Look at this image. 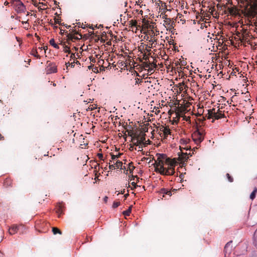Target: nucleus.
Returning <instances> with one entry per match:
<instances>
[{
    "label": "nucleus",
    "mask_w": 257,
    "mask_h": 257,
    "mask_svg": "<svg viewBox=\"0 0 257 257\" xmlns=\"http://www.w3.org/2000/svg\"><path fill=\"white\" fill-rule=\"evenodd\" d=\"M181 152L178 153L179 160L181 162L187 161L189 158L188 155L187 153H183L182 152V148L180 147Z\"/></svg>",
    "instance_id": "9"
},
{
    "label": "nucleus",
    "mask_w": 257,
    "mask_h": 257,
    "mask_svg": "<svg viewBox=\"0 0 257 257\" xmlns=\"http://www.w3.org/2000/svg\"><path fill=\"white\" fill-rule=\"evenodd\" d=\"M73 35L72 34H70V33L67 34V43L68 44H70V41H73Z\"/></svg>",
    "instance_id": "22"
},
{
    "label": "nucleus",
    "mask_w": 257,
    "mask_h": 257,
    "mask_svg": "<svg viewBox=\"0 0 257 257\" xmlns=\"http://www.w3.org/2000/svg\"><path fill=\"white\" fill-rule=\"evenodd\" d=\"M120 205L119 202H114L112 204V207L114 208H117Z\"/></svg>",
    "instance_id": "31"
},
{
    "label": "nucleus",
    "mask_w": 257,
    "mask_h": 257,
    "mask_svg": "<svg viewBox=\"0 0 257 257\" xmlns=\"http://www.w3.org/2000/svg\"><path fill=\"white\" fill-rule=\"evenodd\" d=\"M115 164V166L116 167V168L117 169H122V163L119 161H117L116 163L114 164Z\"/></svg>",
    "instance_id": "23"
},
{
    "label": "nucleus",
    "mask_w": 257,
    "mask_h": 257,
    "mask_svg": "<svg viewBox=\"0 0 257 257\" xmlns=\"http://www.w3.org/2000/svg\"><path fill=\"white\" fill-rule=\"evenodd\" d=\"M0 257H3V254L1 252H0Z\"/></svg>",
    "instance_id": "63"
},
{
    "label": "nucleus",
    "mask_w": 257,
    "mask_h": 257,
    "mask_svg": "<svg viewBox=\"0 0 257 257\" xmlns=\"http://www.w3.org/2000/svg\"><path fill=\"white\" fill-rule=\"evenodd\" d=\"M224 117L225 114L224 111L220 110V109H218L216 112L215 111V114L214 115L215 119H219Z\"/></svg>",
    "instance_id": "13"
},
{
    "label": "nucleus",
    "mask_w": 257,
    "mask_h": 257,
    "mask_svg": "<svg viewBox=\"0 0 257 257\" xmlns=\"http://www.w3.org/2000/svg\"><path fill=\"white\" fill-rule=\"evenodd\" d=\"M145 136L146 135L145 134L135 135L132 139V142H134L135 140H137L136 142L133 143L134 145L136 146L142 145V144L146 145V143H145L146 140Z\"/></svg>",
    "instance_id": "3"
},
{
    "label": "nucleus",
    "mask_w": 257,
    "mask_h": 257,
    "mask_svg": "<svg viewBox=\"0 0 257 257\" xmlns=\"http://www.w3.org/2000/svg\"><path fill=\"white\" fill-rule=\"evenodd\" d=\"M126 132H127V135H128V136H131V137H132V138L133 137V135L135 136V135H136V134H134L133 133V131H132V130H127L126 131Z\"/></svg>",
    "instance_id": "29"
},
{
    "label": "nucleus",
    "mask_w": 257,
    "mask_h": 257,
    "mask_svg": "<svg viewBox=\"0 0 257 257\" xmlns=\"http://www.w3.org/2000/svg\"><path fill=\"white\" fill-rule=\"evenodd\" d=\"M166 164L168 166V167L165 168L162 167L159 169V173L163 175H173L175 173V166L176 164V161L175 159H171L169 158L166 159L165 162Z\"/></svg>",
    "instance_id": "1"
},
{
    "label": "nucleus",
    "mask_w": 257,
    "mask_h": 257,
    "mask_svg": "<svg viewBox=\"0 0 257 257\" xmlns=\"http://www.w3.org/2000/svg\"><path fill=\"white\" fill-rule=\"evenodd\" d=\"M158 156L157 159L155 160L154 163V167L155 168V171L157 172H159V169L162 167H164V162H166V159H168L167 156L163 154H157Z\"/></svg>",
    "instance_id": "2"
},
{
    "label": "nucleus",
    "mask_w": 257,
    "mask_h": 257,
    "mask_svg": "<svg viewBox=\"0 0 257 257\" xmlns=\"http://www.w3.org/2000/svg\"><path fill=\"white\" fill-rule=\"evenodd\" d=\"M252 2V4H250L248 7V14L250 15H252L255 13V10H257V0H251Z\"/></svg>",
    "instance_id": "8"
},
{
    "label": "nucleus",
    "mask_w": 257,
    "mask_h": 257,
    "mask_svg": "<svg viewBox=\"0 0 257 257\" xmlns=\"http://www.w3.org/2000/svg\"><path fill=\"white\" fill-rule=\"evenodd\" d=\"M5 6H8L9 5V3L7 1H6L4 3Z\"/></svg>",
    "instance_id": "59"
},
{
    "label": "nucleus",
    "mask_w": 257,
    "mask_h": 257,
    "mask_svg": "<svg viewBox=\"0 0 257 257\" xmlns=\"http://www.w3.org/2000/svg\"><path fill=\"white\" fill-rule=\"evenodd\" d=\"M54 23H56V24H59V25H62L61 23V20L60 19H57V18H55L54 19Z\"/></svg>",
    "instance_id": "35"
},
{
    "label": "nucleus",
    "mask_w": 257,
    "mask_h": 257,
    "mask_svg": "<svg viewBox=\"0 0 257 257\" xmlns=\"http://www.w3.org/2000/svg\"><path fill=\"white\" fill-rule=\"evenodd\" d=\"M20 227H23V226L22 225H13L11 228H10L9 232V233L11 235L14 234L16 233L17 232L18 230L20 229Z\"/></svg>",
    "instance_id": "10"
},
{
    "label": "nucleus",
    "mask_w": 257,
    "mask_h": 257,
    "mask_svg": "<svg viewBox=\"0 0 257 257\" xmlns=\"http://www.w3.org/2000/svg\"><path fill=\"white\" fill-rule=\"evenodd\" d=\"M97 156L99 159L102 160H103V155L102 154L99 153L97 154Z\"/></svg>",
    "instance_id": "39"
},
{
    "label": "nucleus",
    "mask_w": 257,
    "mask_h": 257,
    "mask_svg": "<svg viewBox=\"0 0 257 257\" xmlns=\"http://www.w3.org/2000/svg\"><path fill=\"white\" fill-rule=\"evenodd\" d=\"M71 33H73L74 34H79L78 32L75 30H72Z\"/></svg>",
    "instance_id": "46"
},
{
    "label": "nucleus",
    "mask_w": 257,
    "mask_h": 257,
    "mask_svg": "<svg viewBox=\"0 0 257 257\" xmlns=\"http://www.w3.org/2000/svg\"><path fill=\"white\" fill-rule=\"evenodd\" d=\"M111 156L112 160H115V159L118 158V156H116V155H114L113 154H111Z\"/></svg>",
    "instance_id": "41"
},
{
    "label": "nucleus",
    "mask_w": 257,
    "mask_h": 257,
    "mask_svg": "<svg viewBox=\"0 0 257 257\" xmlns=\"http://www.w3.org/2000/svg\"><path fill=\"white\" fill-rule=\"evenodd\" d=\"M160 131L163 132L165 137H167L168 135L171 134V131L167 126L162 125L160 128Z\"/></svg>",
    "instance_id": "14"
},
{
    "label": "nucleus",
    "mask_w": 257,
    "mask_h": 257,
    "mask_svg": "<svg viewBox=\"0 0 257 257\" xmlns=\"http://www.w3.org/2000/svg\"><path fill=\"white\" fill-rule=\"evenodd\" d=\"M73 62H74V64L76 63V64H80V63L78 61L76 60H74V61Z\"/></svg>",
    "instance_id": "53"
},
{
    "label": "nucleus",
    "mask_w": 257,
    "mask_h": 257,
    "mask_svg": "<svg viewBox=\"0 0 257 257\" xmlns=\"http://www.w3.org/2000/svg\"><path fill=\"white\" fill-rule=\"evenodd\" d=\"M131 207H130L127 210L124 211L123 213L125 215L128 216L131 212Z\"/></svg>",
    "instance_id": "28"
},
{
    "label": "nucleus",
    "mask_w": 257,
    "mask_h": 257,
    "mask_svg": "<svg viewBox=\"0 0 257 257\" xmlns=\"http://www.w3.org/2000/svg\"><path fill=\"white\" fill-rule=\"evenodd\" d=\"M71 59H75V55L74 53H72L70 56Z\"/></svg>",
    "instance_id": "45"
},
{
    "label": "nucleus",
    "mask_w": 257,
    "mask_h": 257,
    "mask_svg": "<svg viewBox=\"0 0 257 257\" xmlns=\"http://www.w3.org/2000/svg\"><path fill=\"white\" fill-rule=\"evenodd\" d=\"M12 181L11 179L9 178H6L4 182V186L7 188L11 186Z\"/></svg>",
    "instance_id": "16"
},
{
    "label": "nucleus",
    "mask_w": 257,
    "mask_h": 257,
    "mask_svg": "<svg viewBox=\"0 0 257 257\" xmlns=\"http://www.w3.org/2000/svg\"><path fill=\"white\" fill-rule=\"evenodd\" d=\"M56 212L60 216L61 214H63V211L64 210V205L62 203H59L56 205Z\"/></svg>",
    "instance_id": "11"
},
{
    "label": "nucleus",
    "mask_w": 257,
    "mask_h": 257,
    "mask_svg": "<svg viewBox=\"0 0 257 257\" xmlns=\"http://www.w3.org/2000/svg\"><path fill=\"white\" fill-rule=\"evenodd\" d=\"M124 192H125V189H123L122 190H121V192H120V193H119V192H118V193L117 194V195H118V194H123L124 193Z\"/></svg>",
    "instance_id": "47"
},
{
    "label": "nucleus",
    "mask_w": 257,
    "mask_h": 257,
    "mask_svg": "<svg viewBox=\"0 0 257 257\" xmlns=\"http://www.w3.org/2000/svg\"><path fill=\"white\" fill-rule=\"evenodd\" d=\"M208 114H210L214 118V115L215 114V108L208 110Z\"/></svg>",
    "instance_id": "24"
},
{
    "label": "nucleus",
    "mask_w": 257,
    "mask_h": 257,
    "mask_svg": "<svg viewBox=\"0 0 257 257\" xmlns=\"http://www.w3.org/2000/svg\"><path fill=\"white\" fill-rule=\"evenodd\" d=\"M52 232L54 234H56L57 233L59 234H62V231L57 227H54L52 228Z\"/></svg>",
    "instance_id": "21"
},
{
    "label": "nucleus",
    "mask_w": 257,
    "mask_h": 257,
    "mask_svg": "<svg viewBox=\"0 0 257 257\" xmlns=\"http://www.w3.org/2000/svg\"><path fill=\"white\" fill-rule=\"evenodd\" d=\"M131 184L133 186V187H131L132 190H133L134 188H136V187H138V185H137V184L134 182H132Z\"/></svg>",
    "instance_id": "38"
},
{
    "label": "nucleus",
    "mask_w": 257,
    "mask_h": 257,
    "mask_svg": "<svg viewBox=\"0 0 257 257\" xmlns=\"http://www.w3.org/2000/svg\"><path fill=\"white\" fill-rule=\"evenodd\" d=\"M66 67H68V66H71V67H74L75 66L74 62H71V63H66Z\"/></svg>",
    "instance_id": "34"
},
{
    "label": "nucleus",
    "mask_w": 257,
    "mask_h": 257,
    "mask_svg": "<svg viewBox=\"0 0 257 257\" xmlns=\"http://www.w3.org/2000/svg\"><path fill=\"white\" fill-rule=\"evenodd\" d=\"M182 112L180 111V112H179V111H177L176 114V117L178 118V121H179V118H180V117H182V115L181 114V113Z\"/></svg>",
    "instance_id": "36"
},
{
    "label": "nucleus",
    "mask_w": 257,
    "mask_h": 257,
    "mask_svg": "<svg viewBox=\"0 0 257 257\" xmlns=\"http://www.w3.org/2000/svg\"><path fill=\"white\" fill-rule=\"evenodd\" d=\"M143 65H144V67H146V68H149L150 67V66L151 65V63H148V62H144L143 63Z\"/></svg>",
    "instance_id": "37"
},
{
    "label": "nucleus",
    "mask_w": 257,
    "mask_h": 257,
    "mask_svg": "<svg viewBox=\"0 0 257 257\" xmlns=\"http://www.w3.org/2000/svg\"><path fill=\"white\" fill-rule=\"evenodd\" d=\"M38 5H42V6H45V4L43 3H39Z\"/></svg>",
    "instance_id": "58"
},
{
    "label": "nucleus",
    "mask_w": 257,
    "mask_h": 257,
    "mask_svg": "<svg viewBox=\"0 0 257 257\" xmlns=\"http://www.w3.org/2000/svg\"><path fill=\"white\" fill-rule=\"evenodd\" d=\"M192 138L195 143L198 145L200 144L204 139L202 133L200 132L198 130L195 131L192 135Z\"/></svg>",
    "instance_id": "4"
},
{
    "label": "nucleus",
    "mask_w": 257,
    "mask_h": 257,
    "mask_svg": "<svg viewBox=\"0 0 257 257\" xmlns=\"http://www.w3.org/2000/svg\"><path fill=\"white\" fill-rule=\"evenodd\" d=\"M4 137L0 133V140H4Z\"/></svg>",
    "instance_id": "52"
},
{
    "label": "nucleus",
    "mask_w": 257,
    "mask_h": 257,
    "mask_svg": "<svg viewBox=\"0 0 257 257\" xmlns=\"http://www.w3.org/2000/svg\"><path fill=\"white\" fill-rule=\"evenodd\" d=\"M208 119H211L212 118H214L213 116L211 115L210 114H208Z\"/></svg>",
    "instance_id": "55"
},
{
    "label": "nucleus",
    "mask_w": 257,
    "mask_h": 257,
    "mask_svg": "<svg viewBox=\"0 0 257 257\" xmlns=\"http://www.w3.org/2000/svg\"><path fill=\"white\" fill-rule=\"evenodd\" d=\"M254 25L255 27L257 26V20L254 23Z\"/></svg>",
    "instance_id": "61"
},
{
    "label": "nucleus",
    "mask_w": 257,
    "mask_h": 257,
    "mask_svg": "<svg viewBox=\"0 0 257 257\" xmlns=\"http://www.w3.org/2000/svg\"><path fill=\"white\" fill-rule=\"evenodd\" d=\"M148 128L147 127L144 128V131H145V132H148Z\"/></svg>",
    "instance_id": "57"
},
{
    "label": "nucleus",
    "mask_w": 257,
    "mask_h": 257,
    "mask_svg": "<svg viewBox=\"0 0 257 257\" xmlns=\"http://www.w3.org/2000/svg\"><path fill=\"white\" fill-rule=\"evenodd\" d=\"M254 235H257V229L255 230L254 232Z\"/></svg>",
    "instance_id": "64"
},
{
    "label": "nucleus",
    "mask_w": 257,
    "mask_h": 257,
    "mask_svg": "<svg viewBox=\"0 0 257 257\" xmlns=\"http://www.w3.org/2000/svg\"><path fill=\"white\" fill-rule=\"evenodd\" d=\"M50 25H51L52 26H54V29H57V28H58V27H57V26H54V24H53L52 22H51L50 23Z\"/></svg>",
    "instance_id": "50"
},
{
    "label": "nucleus",
    "mask_w": 257,
    "mask_h": 257,
    "mask_svg": "<svg viewBox=\"0 0 257 257\" xmlns=\"http://www.w3.org/2000/svg\"><path fill=\"white\" fill-rule=\"evenodd\" d=\"M74 49L75 51H77L78 50V48H77L76 47H74Z\"/></svg>",
    "instance_id": "60"
},
{
    "label": "nucleus",
    "mask_w": 257,
    "mask_h": 257,
    "mask_svg": "<svg viewBox=\"0 0 257 257\" xmlns=\"http://www.w3.org/2000/svg\"><path fill=\"white\" fill-rule=\"evenodd\" d=\"M226 177L229 182H232L233 181V178L228 173L226 174Z\"/></svg>",
    "instance_id": "30"
},
{
    "label": "nucleus",
    "mask_w": 257,
    "mask_h": 257,
    "mask_svg": "<svg viewBox=\"0 0 257 257\" xmlns=\"http://www.w3.org/2000/svg\"><path fill=\"white\" fill-rule=\"evenodd\" d=\"M107 199H108V197H107V196H105V197L104 198V199H103L104 201L105 202H107Z\"/></svg>",
    "instance_id": "54"
},
{
    "label": "nucleus",
    "mask_w": 257,
    "mask_h": 257,
    "mask_svg": "<svg viewBox=\"0 0 257 257\" xmlns=\"http://www.w3.org/2000/svg\"><path fill=\"white\" fill-rule=\"evenodd\" d=\"M92 71H93V72H98V69H97V67H95V68H94V69H92Z\"/></svg>",
    "instance_id": "48"
},
{
    "label": "nucleus",
    "mask_w": 257,
    "mask_h": 257,
    "mask_svg": "<svg viewBox=\"0 0 257 257\" xmlns=\"http://www.w3.org/2000/svg\"><path fill=\"white\" fill-rule=\"evenodd\" d=\"M50 44L53 46L55 48L57 49H59V46L55 43V40L54 39H51L50 40Z\"/></svg>",
    "instance_id": "19"
},
{
    "label": "nucleus",
    "mask_w": 257,
    "mask_h": 257,
    "mask_svg": "<svg viewBox=\"0 0 257 257\" xmlns=\"http://www.w3.org/2000/svg\"><path fill=\"white\" fill-rule=\"evenodd\" d=\"M128 196H129L128 193H126V194H124V199H126Z\"/></svg>",
    "instance_id": "51"
},
{
    "label": "nucleus",
    "mask_w": 257,
    "mask_h": 257,
    "mask_svg": "<svg viewBox=\"0 0 257 257\" xmlns=\"http://www.w3.org/2000/svg\"><path fill=\"white\" fill-rule=\"evenodd\" d=\"M128 168H129V170H130V173H132L133 171L135 169V167L134 166L132 162L129 163V164H128Z\"/></svg>",
    "instance_id": "27"
},
{
    "label": "nucleus",
    "mask_w": 257,
    "mask_h": 257,
    "mask_svg": "<svg viewBox=\"0 0 257 257\" xmlns=\"http://www.w3.org/2000/svg\"><path fill=\"white\" fill-rule=\"evenodd\" d=\"M151 65L154 67V68H156L157 67V64L155 63H153L152 64H151Z\"/></svg>",
    "instance_id": "49"
},
{
    "label": "nucleus",
    "mask_w": 257,
    "mask_h": 257,
    "mask_svg": "<svg viewBox=\"0 0 257 257\" xmlns=\"http://www.w3.org/2000/svg\"><path fill=\"white\" fill-rule=\"evenodd\" d=\"M31 54L37 58H40V56L38 54L37 50L36 49H32Z\"/></svg>",
    "instance_id": "20"
},
{
    "label": "nucleus",
    "mask_w": 257,
    "mask_h": 257,
    "mask_svg": "<svg viewBox=\"0 0 257 257\" xmlns=\"http://www.w3.org/2000/svg\"><path fill=\"white\" fill-rule=\"evenodd\" d=\"M80 37H77V36H75L73 35V41H74L75 40H80L82 38V35L81 34H79Z\"/></svg>",
    "instance_id": "32"
},
{
    "label": "nucleus",
    "mask_w": 257,
    "mask_h": 257,
    "mask_svg": "<svg viewBox=\"0 0 257 257\" xmlns=\"http://www.w3.org/2000/svg\"><path fill=\"white\" fill-rule=\"evenodd\" d=\"M160 193L161 194H163V197H165V195H169L170 197L172 195V193H171V192L169 190H168V189H165V188H162L160 191Z\"/></svg>",
    "instance_id": "15"
},
{
    "label": "nucleus",
    "mask_w": 257,
    "mask_h": 257,
    "mask_svg": "<svg viewBox=\"0 0 257 257\" xmlns=\"http://www.w3.org/2000/svg\"><path fill=\"white\" fill-rule=\"evenodd\" d=\"M109 167V169H113L116 168L115 164L110 165Z\"/></svg>",
    "instance_id": "42"
},
{
    "label": "nucleus",
    "mask_w": 257,
    "mask_h": 257,
    "mask_svg": "<svg viewBox=\"0 0 257 257\" xmlns=\"http://www.w3.org/2000/svg\"><path fill=\"white\" fill-rule=\"evenodd\" d=\"M232 241H229L225 245L224 248V256H226L227 255H229L232 250Z\"/></svg>",
    "instance_id": "7"
},
{
    "label": "nucleus",
    "mask_w": 257,
    "mask_h": 257,
    "mask_svg": "<svg viewBox=\"0 0 257 257\" xmlns=\"http://www.w3.org/2000/svg\"><path fill=\"white\" fill-rule=\"evenodd\" d=\"M63 47H64V50L63 51L65 52V53H68L69 54H70L71 53V51L70 50V48L65 45V44H63Z\"/></svg>",
    "instance_id": "25"
},
{
    "label": "nucleus",
    "mask_w": 257,
    "mask_h": 257,
    "mask_svg": "<svg viewBox=\"0 0 257 257\" xmlns=\"http://www.w3.org/2000/svg\"><path fill=\"white\" fill-rule=\"evenodd\" d=\"M130 25L131 27H136L137 25V22L136 20H131L130 22Z\"/></svg>",
    "instance_id": "26"
},
{
    "label": "nucleus",
    "mask_w": 257,
    "mask_h": 257,
    "mask_svg": "<svg viewBox=\"0 0 257 257\" xmlns=\"http://www.w3.org/2000/svg\"><path fill=\"white\" fill-rule=\"evenodd\" d=\"M40 5H36V4H34V6H35L36 7H38V8L40 10H43L45 9V8H41V7H42V5H40Z\"/></svg>",
    "instance_id": "40"
},
{
    "label": "nucleus",
    "mask_w": 257,
    "mask_h": 257,
    "mask_svg": "<svg viewBox=\"0 0 257 257\" xmlns=\"http://www.w3.org/2000/svg\"><path fill=\"white\" fill-rule=\"evenodd\" d=\"M223 7L224 9H227V12L230 15L234 16H236L237 15V9L235 7L227 8L226 6L224 5H223Z\"/></svg>",
    "instance_id": "12"
},
{
    "label": "nucleus",
    "mask_w": 257,
    "mask_h": 257,
    "mask_svg": "<svg viewBox=\"0 0 257 257\" xmlns=\"http://www.w3.org/2000/svg\"><path fill=\"white\" fill-rule=\"evenodd\" d=\"M182 117L183 118V119L185 120L186 121H188V120L190 118V117H187L185 115H183Z\"/></svg>",
    "instance_id": "43"
},
{
    "label": "nucleus",
    "mask_w": 257,
    "mask_h": 257,
    "mask_svg": "<svg viewBox=\"0 0 257 257\" xmlns=\"http://www.w3.org/2000/svg\"><path fill=\"white\" fill-rule=\"evenodd\" d=\"M97 107L96 106V104H92V105H90L89 107V109H90V110H94L95 109H96Z\"/></svg>",
    "instance_id": "33"
},
{
    "label": "nucleus",
    "mask_w": 257,
    "mask_h": 257,
    "mask_svg": "<svg viewBox=\"0 0 257 257\" xmlns=\"http://www.w3.org/2000/svg\"><path fill=\"white\" fill-rule=\"evenodd\" d=\"M135 177H136V178H137V180L138 181L139 178L137 177V176H132V179H131V181H132V180H134V179H135Z\"/></svg>",
    "instance_id": "56"
},
{
    "label": "nucleus",
    "mask_w": 257,
    "mask_h": 257,
    "mask_svg": "<svg viewBox=\"0 0 257 257\" xmlns=\"http://www.w3.org/2000/svg\"><path fill=\"white\" fill-rule=\"evenodd\" d=\"M144 59H145L146 60H147V59H148V57H146L145 56L144 57Z\"/></svg>",
    "instance_id": "62"
},
{
    "label": "nucleus",
    "mask_w": 257,
    "mask_h": 257,
    "mask_svg": "<svg viewBox=\"0 0 257 257\" xmlns=\"http://www.w3.org/2000/svg\"><path fill=\"white\" fill-rule=\"evenodd\" d=\"M256 192H257V188L256 187H254L253 191L251 192V193L250 195V197H250V199L251 200H253L255 198Z\"/></svg>",
    "instance_id": "18"
},
{
    "label": "nucleus",
    "mask_w": 257,
    "mask_h": 257,
    "mask_svg": "<svg viewBox=\"0 0 257 257\" xmlns=\"http://www.w3.org/2000/svg\"><path fill=\"white\" fill-rule=\"evenodd\" d=\"M47 66L45 70L47 74L57 72V69L55 64L47 61Z\"/></svg>",
    "instance_id": "5"
},
{
    "label": "nucleus",
    "mask_w": 257,
    "mask_h": 257,
    "mask_svg": "<svg viewBox=\"0 0 257 257\" xmlns=\"http://www.w3.org/2000/svg\"><path fill=\"white\" fill-rule=\"evenodd\" d=\"M148 71L149 73H151V74L153 73V68H149Z\"/></svg>",
    "instance_id": "44"
},
{
    "label": "nucleus",
    "mask_w": 257,
    "mask_h": 257,
    "mask_svg": "<svg viewBox=\"0 0 257 257\" xmlns=\"http://www.w3.org/2000/svg\"><path fill=\"white\" fill-rule=\"evenodd\" d=\"M243 35V36L242 41H243L244 42H248L249 40L248 39V37L249 36V35L248 32H247L246 30H244Z\"/></svg>",
    "instance_id": "17"
},
{
    "label": "nucleus",
    "mask_w": 257,
    "mask_h": 257,
    "mask_svg": "<svg viewBox=\"0 0 257 257\" xmlns=\"http://www.w3.org/2000/svg\"><path fill=\"white\" fill-rule=\"evenodd\" d=\"M16 10L18 13H24L26 10L25 6L20 0L16 1Z\"/></svg>",
    "instance_id": "6"
}]
</instances>
